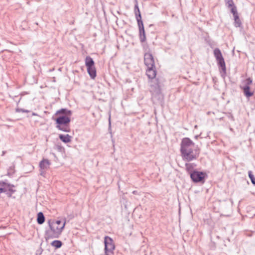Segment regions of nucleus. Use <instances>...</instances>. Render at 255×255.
<instances>
[{
  "label": "nucleus",
  "instance_id": "nucleus-8",
  "mask_svg": "<svg viewBox=\"0 0 255 255\" xmlns=\"http://www.w3.org/2000/svg\"><path fill=\"white\" fill-rule=\"evenodd\" d=\"M144 61L145 65L147 67H154V60L152 55L149 53L147 52L145 53L144 56Z\"/></svg>",
  "mask_w": 255,
  "mask_h": 255
},
{
  "label": "nucleus",
  "instance_id": "nucleus-28",
  "mask_svg": "<svg viewBox=\"0 0 255 255\" xmlns=\"http://www.w3.org/2000/svg\"><path fill=\"white\" fill-rule=\"evenodd\" d=\"M185 165H186V168H188V167L190 166V164H187V163H186Z\"/></svg>",
  "mask_w": 255,
  "mask_h": 255
},
{
  "label": "nucleus",
  "instance_id": "nucleus-2",
  "mask_svg": "<svg viewBox=\"0 0 255 255\" xmlns=\"http://www.w3.org/2000/svg\"><path fill=\"white\" fill-rule=\"evenodd\" d=\"M65 222L63 223L60 220H49L48 225L50 230L46 232V235L49 239L58 238L64 228Z\"/></svg>",
  "mask_w": 255,
  "mask_h": 255
},
{
  "label": "nucleus",
  "instance_id": "nucleus-10",
  "mask_svg": "<svg viewBox=\"0 0 255 255\" xmlns=\"http://www.w3.org/2000/svg\"><path fill=\"white\" fill-rule=\"evenodd\" d=\"M240 88L243 90L245 96L247 98L252 97L254 93L250 91V87L248 86H240Z\"/></svg>",
  "mask_w": 255,
  "mask_h": 255
},
{
  "label": "nucleus",
  "instance_id": "nucleus-26",
  "mask_svg": "<svg viewBox=\"0 0 255 255\" xmlns=\"http://www.w3.org/2000/svg\"><path fill=\"white\" fill-rule=\"evenodd\" d=\"M16 112H25V113H28L29 112V111L28 110H24V109H16Z\"/></svg>",
  "mask_w": 255,
  "mask_h": 255
},
{
  "label": "nucleus",
  "instance_id": "nucleus-27",
  "mask_svg": "<svg viewBox=\"0 0 255 255\" xmlns=\"http://www.w3.org/2000/svg\"><path fill=\"white\" fill-rule=\"evenodd\" d=\"M3 192V182H0V194Z\"/></svg>",
  "mask_w": 255,
  "mask_h": 255
},
{
  "label": "nucleus",
  "instance_id": "nucleus-16",
  "mask_svg": "<svg viewBox=\"0 0 255 255\" xmlns=\"http://www.w3.org/2000/svg\"><path fill=\"white\" fill-rule=\"evenodd\" d=\"M85 65L87 67L94 65V61L90 56H87L85 59Z\"/></svg>",
  "mask_w": 255,
  "mask_h": 255
},
{
  "label": "nucleus",
  "instance_id": "nucleus-1",
  "mask_svg": "<svg viewBox=\"0 0 255 255\" xmlns=\"http://www.w3.org/2000/svg\"><path fill=\"white\" fill-rule=\"evenodd\" d=\"M194 143L188 137L183 138L181 143L180 151L184 160L190 161L196 159L199 155V153H194L193 148Z\"/></svg>",
  "mask_w": 255,
  "mask_h": 255
},
{
  "label": "nucleus",
  "instance_id": "nucleus-17",
  "mask_svg": "<svg viewBox=\"0 0 255 255\" xmlns=\"http://www.w3.org/2000/svg\"><path fill=\"white\" fill-rule=\"evenodd\" d=\"M37 221L39 224H42L44 222L45 217L42 212H39L38 213Z\"/></svg>",
  "mask_w": 255,
  "mask_h": 255
},
{
  "label": "nucleus",
  "instance_id": "nucleus-24",
  "mask_svg": "<svg viewBox=\"0 0 255 255\" xmlns=\"http://www.w3.org/2000/svg\"><path fill=\"white\" fill-rule=\"evenodd\" d=\"M225 1L228 8H230L232 6L235 5L233 0H225Z\"/></svg>",
  "mask_w": 255,
  "mask_h": 255
},
{
  "label": "nucleus",
  "instance_id": "nucleus-14",
  "mask_svg": "<svg viewBox=\"0 0 255 255\" xmlns=\"http://www.w3.org/2000/svg\"><path fill=\"white\" fill-rule=\"evenodd\" d=\"M59 137L64 143H68L71 141L72 137L69 134H60Z\"/></svg>",
  "mask_w": 255,
  "mask_h": 255
},
{
  "label": "nucleus",
  "instance_id": "nucleus-18",
  "mask_svg": "<svg viewBox=\"0 0 255 255\" xmlns=\"http://www.w3.org/2000/svg\"><path fill=\"white\" fill-rule=\"evenodd\" d=\"M139 36L140 42H143L145 41L146 36L144 30L139 31Z\"/></svg>",
  "mask_w": 255,
  "mask_h": 255
},
{
  "label": "nucleus",
  "instance_id": "nucleus-7",
  "mask_svg": "<svg viewBox=\"0 0 255 255\" xmlns=\"http://www.w3.org/2000/svg\"><path fill=\"white\" fill-rule=\"evenodd\" d=\"M190 177L194 182H202L204 179L205 174L202 172L195 171L191 173Z\"/></svg>",
  "mask_w": 255,
  "mask_h": 255
},
{
  "label": "nucleus",
  "instance_id": "nucleus-21",
  "mask_svg": "<svg viewBox=\"0 0 255 255\" xmlns=\"http://www.w3.org/2000/svg\"><path fill=\"white\" fill-rule=\"evenodd\" d=\"M135 3H136L134 6V10L135 17H136V19H137V15H138L139 14H140V10H139L138 6V3H137V0H135Z\"/></svg>",
  "mask_w": 255,
  "mask_h": 255
},
{
  "label": "nucleus",
  "instance_id": "nucleus-9",
  "mask_svg": "<svg viewBox=\"0 0 255 255\" xmlns=\"http://www.w3.org/2000/svg\"><path fill=\"white\" fill-rule=\"evenodd\" d=\"M13 187V185L3 182V192L5 193L8 197H11L12 194L15 192Z\"/></svg>",
  "mask_w": 255,
  "mask_h": 255
},
{
  "label": "nucleus",
  "instance_id": "nucleus-23",
  "mask_svg": "<svg viewBox=\"0 0 255 255\" xmlns=\"http://www.w3.org/2000/svg\"><path fill=\"white\" fill-rule=\"evenodd\" d=\"M249 177L250 179L251 180V182L253 184L255 185V177H254V175L253 174L252 171H249L248 172Z\"/></svg>",
  "mask_w": 255,
  "mask_h": 255
},
{
  "label": "nucleus",
  "instance_id": "nucleus-3",
  "mask_svg": "<svg viewBox=\"0 0 255 255\" xmlns=\"http://www.w3.org/2000/svg\"><path fill=\"white\" fill-rule=\"evenodd\" d=\"M146 75L149 79L153 80L151 81V91L152 92V95H159L160 94V87L158 81L157 79H154L155 78L156 72L155 70V67H147L146 70Z\"/></svg>",
  "mask_w": 255,
  "mask_h": 255
},
{
  "label": "nucleus",
  "instance_id": "nucleus-22",
  "mask_svg": "<svg viewBox=\"0 0 255 255\" xmlns=\"http://www.w3.org/2000/svg\"><path fill=\"white\" fill-rule=\"evenodd\" d=\"M230 8H231V12L233 13L234 17L238 15L237 7L235 5L232 6Z\"/></svg>",
  "mask_w": 255,
  "mask_h": 255
},
{
  "label": "nucleus",
  "instance_id": "nucleus-25",
  "mask_svg": "<svg viewBox=\"0 0 255 255\" xmlns=\"http://www.w3.org/2000/svg\"><path fill=\"white\" fill-rule=\"evenodd\" d=\"M244 82L245 83L244 86H250L251 84L253 83V80L251 78H248L247 79H246Z\"/></svg>",
  "mask_w": 255,
  "mask_h": 255
},
{
  "label": "nucleus",
  "instance_id": "nucleus-11",
  "mask_svg": "<svg viewBox=\"0 0 255 255\" xmlns=\"http://www.w3.org/2000/svg\"><path fill=\"white\" fill-rule=\"evenodd\" d=\"M50 164V162L49 160L44 159L40 162L39 167L41 170H44L49 168Z\"/></svg>",
  "mask_w": 255,
  "mask_h": 255
},
{
  "label": "nucleus",
  "instance_id": "nucleus-13",
  "mask_svg": "<svg viewBox=\"0 0 255 255\" xmlns=\"http://www.w3.org/2000/svg\"><path fill=\"white\" fill-rule=\"evenodd\" d=\"M58 114H62L63 115L62 116L70 117L72 114V112L66 109H61L56 112V115Z\"/></svg>",
  "mask_w": 255,
  "mask_h": 255
},
{
  "label": "nucleus",
  "instance_id": "nucleus-6",
  "mask_svg": "<svg viewBox=\"0 0 255 255\" xmlns=\"http://www.w3.org/2000/svg\"><path fill=\"white\" fill-rule=\"evenodd\" d=\"M105 255H111L113 254L115 249V246L112 239L108 236L105 237Z\"/></svg>",
  "mask_w": 255,
  "mask_h": 255
},
{
  "label": "nucleus",
  "instance_id": "nucleus-20",
  "mask_svg": "<svg viewBox=\"0 0 255 255\" xmlns=\"http://www.w3.org/2000/svg\"><path fill=\"white\" fill-rule=\"evenodd\" d=\"M234 17V20H235V26L236 27H240L242 25V22L239 18V15L236 16Z\"/></svg>",
  "mask_w": 255,
  "mask_h": 255
},
{
  "label": "nucleus",
  "instance_id": "nucleus-19",
  "mask_svg": "<svg viewBox=\"0 0 255 255\" xmlns=\"http://www.w3.org/2000/svg\"><path fill=\"white\" fill-rule=\"evenodd\" d=\"M51 245L54 247H55L56 249H58L62 246V243L60 241L55 240L52 242Z\"/></svg>",
  "mask_w": 255,
  "mask_h": 255
},
{
  "label": "nucleus",
  "instance_id": "nucleus-29",
  "mask_svg": "<svg viewBox=\"0 0 255 255\" xmlns=\"http://www.w3.org/2000/svg\"><path fill=\"white\" fill-rule=\"evenodd\" d=\"M43 174H44L43 171H41V173H40V174H41V175H43Z\"/></svg>",
  "mask_w": 255,
  "mask_h": 255
},
{
  "label": "nucleus",
  "instance_id": "nucleus-5",
  "mask_svg": "<svg viewBox=\"0 0 255 255\" xmlns=\"http://www.w3.org/2000/svg\"><path fill=\"white\" fill-rule=\"evenodd\" d=\"M214 54L217 61L218 65L222 69L221 73H223L222 74H226V68L225 62L220 50L217 48H215L214 50Z\"/></svg>",
  "mask_w": 255,
  "mask_h": 255
},
{
  "label": "nucleus",
  "instance_id": "nucleus-30",
  "mask_svg": "<svg viewBox=\"0 0 255 255\" xmlns=\"http://www.w3.org/2000/svg\"><path fill=\"white\" fill-rule=\"evenodd\" d=\"M32 115H33V116H35V115H36V114H35L34 113H32Z\"/></svg>",
  "mask_w": 255,
  "mask_h": 255
},
{
  "label": "nucleus",
  "instance_id": "nucleus-15",
  "mask_svg": "<svg viewBox=\"0 0 255 255\" xmlns=\"http://www.w3.org/2000/svg\"><path fill=\"white\" fill-rule=\"evenodd\" d=\"M137 24L138 26L139 31L144 30L143 23L141 19V14L137 15V19H136Z\"/></svg>",
  "mask_w": 255,
  "mask_h": 255
},
{
  "label": "nucleus",
  "instance_id": "nucleus-4",
  "mask_svg": "<svg viewBox=\"0 0 255 255\" xmlns=\"http://www.w3.org/2000/svg\"><path fill=\"white\" fill-rule=\"evenodd\" d=\"M70 118L69 117L60 116L56 119V128L59 130L64 132H70V128L69 124L70 122Z\"/></svg>",
  "mask_w": 255,
  "mask_h": 255
},
{
  "label": "nucleus",
  "instance_id": "nucleus-12",
  "mask_svg": "<svg viewBox=\"0 0 255 255\" xmlns=\"http://www.w3.org/2000/svg\"><path fill=\"white\" fill-rule=\"evenodd\" d=\"M87 71L92 79H94L96 76V70L94 65L88 67Z\"/></svg>",
  "mask_w": 255,
  "mask_h": 255
}]
</instances>
